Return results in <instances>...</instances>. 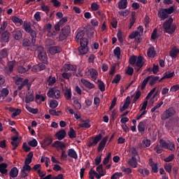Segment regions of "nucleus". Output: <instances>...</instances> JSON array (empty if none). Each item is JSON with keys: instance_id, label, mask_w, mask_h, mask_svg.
<instances>
[{"instance_id": "nucleus-31", "label": "nucleus", "mask_w": 179, "mask_h": 179, "mask_svg": "<svg viewBox=\"0 0 179 179\" xmlns=\"http://www.w3.org/2000/svg\"><path fill=\"white\" fill-rule=\"evenodd\" d=\"M179 52V49L177 48L176 47H174L172 48V50H170L169 52V55L171 57V58H176L177 55H178Z\"/></svg>"}, {"instance_id": "nucleus-44", "label": "nucleus", "mask_w": 179, "mask_h": 179, "mask_svg": "<svg viewBox=\"0 0 179 179\" xmlns=\"http://www.w3.org/2000/svg\"><path fill=\"white\" fill-rule=\"evenodd\" d=\"M31 41H30V39L29 38H24L22 41V47H31Z\"/></svg>"}, {"instance_id": "nucleus-54", "label": "nucleus", "mask_w": 179, "mask_h": 179, "mask_svg": "<svg viewBox=\"0 0 179 179\" xmlns=\"http://www.w3.org/2000/svg\"><path fill=\"white\" fill-rule=\"evenodd\" d=\"M6 27H8V22L3 21L0 27V33L6 31Z\"/></svg>"}, {"instance_id": "nucleus-57", "label": "nucleus", "mask_w": 179, "mask_h": 179, "mask_svg": "<svg viewBox=\"0 0 179 179\" xmlns=\"http://www.w3.org/2000/svg\"><path fill=\"white\" fill-rule=\"evenodd\" d=\"M160 143V146L161 148H162L163 149H168L169 148V143L166 142L164 140H160L159 141Z\"/></svg>"}, {"instance_id": "nucleus-39", "label": "nucleus", "mask_w": 179, "mask_h": 179, "mask_svg": "<svg viewBox=\"0 0 179 179\" xmlns=\"http://www.w3.org/2000/svg\"><path fill=\"white\" fill-rule=\"evenodd\" d=\"M78 51L80 54H81L82 55H85V54H87L89 51V48H87V46H80L78 48Z\"/></svg>"}, {"instance_id": "nucleus-5", "label": "nucleus", "mask_w": 179, "mask_h": 179, "mask_svg": "<svg viewBox=\"0 0 179 179\" xmlns=\"http://www.w3.org/2000/svg\"><path fill=\"white\" fill-rule=\"evenodd\" d=\"M176 114V109H174V107H170L169 109L166 110L162 115V120L163 121H166V120H169V118H171V117H173V115Z\"/></svg>"}, {"instance_id": "nucleus-63", "label": "nucleus", "mask_w": 179, "mask_h": 179, "mask_svg": "<svg viewBox=\"0 0 179 179\" xmlns=\"http://www.w3.org/2000/svg\"><path fill=\"white\" fill-rule=\"evenodd\" d=\"M152 40H156L159 38V36L157 35V29H155L151 34Z\"/></svg>"}, {"instance_id": "nucleus-42", "label": "nucleus", "mask_w": 179, "mask_h": 179, "mask_svg": "<svg viewBox=\"0 0 179 179\" xmlns=\"http://www.w3.org/2000/svg\"><path fill=\"white\" fill-rule=\"evenodd\" d=\"M129 24L128 26L129 29H132V26L135 24V22H136V18H135V13L131 14V17L129 20Z\"/></svg>"}, {"instance_id": "nucleus-23", "label": "nucleus", "mask_w": 179, "mask_h": 179, "mask_svg": "<svg viewBox=\"0 0 179 179\" xmlns=\"http://www.w3.org/2000/svg\"><path fill=\"white\" fill-rule=\"evenodd\" d=\"M8 164L6 163H1L0 164V173L3 175L8 174Z\"/></svg>"}, {"instance_id": "nucleus-4", "label": "nucleus", "mask_w": 179, "mask_h": 179, "mask_svg": "<svg viewBox=\"0 0 179 179\" xmlns=\"http://www.w3.org/2000/svg\"><path fill=\"white\" fill-rule=\"evenodd\" d=\"M38 58L40 61H42L43 64H47V53L43 46H38L37 48Z\"/></svg>"}, {"instance_id": "nucleus-16", "label": "nucleus", "mask_w": 179, "mask_h": 179, "mask_svg": "<svg viewBox=\"0 0 179 179\" xmlns=\"http://www.w3.org/2000/svg\"><path fill=\"white\" fill-rule=\"evenodd\" d=\"M63 68L64 72H69V71H76V69H78V66L76 65H72L71 64H65Z\"/></svg>"}, {"instance_id": "nucleus-15", "label": "nucleus", "mask_w": 179, "mask_h": 179, "mask_svg": "<svg viewBox=\"0 0 179 179\" xmlns=\"http://www.w3.org/2000/svg\"><path fill=\"white\" fill-rule=\"evenodd\" d=\"M55 136L57 138L58 141H62V139L66 136V131L65 129H62L56 133Z\"/></svg>"}, {"instance_id": "nucleus-32", "label": "nucleus", "mask_w": 179, "mask_h": 179, "mask_svg": "<svg viewBox=\"0 0 179 179\" xmlns=\"http://www.w3.org/2000/svg\"><path fill=\"white\" fill-rule=\"evenodd\" d=\"M128 1L127 0H120L118 3L119 9H127Z\"/></svg>"}, {"instance_id": "nucleus-10", "label": "nucleus", "mask_w": 179, "mask_h": 179, "mask_svg": "<svg viewBox=\"0 0 179 179\" xmlns=\"http://www.w3.org/2000/svg\"><path fill=\"white\" fill-rule=\"evenodd\" d=\"M46 63H44L42 62V63H38L36 65H34L31 68L32 72H41V71H44L45 69V64Z\"/></svg>"}, {"instance_id": "nucleus-28", "label": "nucleus", "mask_w": 179, "mask_h": 179, "mask_svg": "<svg viewBox=\"0 0 179 179\" xmlns=\"http://www.w3.org/2000/svg\"><path fill=\"white\" fill-rule=\"evenodd\" d=\"M147 55L149 57V58H155L156 55V50H155V47H150L148 48Z\"/></svg>"}, {"instance_id": "nucleus-22", "label": "nucleus", "mask_w": 179, "mask_h": 179, "mask_svg": "<svg viewBox=\"0 0 179 179\" xmlns=\"http://www.w3.org/2000/svg\"><path fill=\"white\" fill-rule=\"evenodd\" d=\"M8 55H9V49L3 48L1 50H0V59L8 58Z\"/></svg>"}, {"instance_id": "nucleus-3", "label": "nucleus", "mask_w": 179, "mask_h": 179, "mask_svg": "<svg viewBox=\"0 0 179 179\" xmlns=\"http://www.w3.org/2000/svg\"><path fill=\"white\" fill-rule=\"evenodd\" d=\"M173 18L169 17L166 20L163 24V29L164 30V33H167L168 34H173L174 31H176V29L177 27L176 24H173Z\"/></svg>"}, {"instance_id": "nucleus-64", "label": "nucleus", "mask_w": 179, "mask_h": 179, "mask_svg": "<svg viewBox=\"0 0 179 179\" xmlns=\"http://www.w3.org/2000/svg\"><path fill=\"white\" fill-rule=\"evenodd\" d=\"M99 8H100V6L97 4V3L96 2L92 3L91 4L92 10H99Z\"/></svg>"}, {"instance_id": "nucleus-14", "label": "nucleus", "mask_w": 179, "mask_h": 179, "mask_svg": "<svg viewBox=\"0 0 179 179\" xmlns=\"http://www.w3.org/2000/svg\"><path fill=\"white\" fill-rule=\"evenodd\" d=\"M81 83H83L85 87H87V89H89V90H92V89H94L95 87L94 84L90 83V81L85 78L81 79Z\"/></svg>"}, {"instance_id": "nucleus-55", "label": "nucleus", "mask_w": 179, "mask_h": 179, "mask_svg": "<svg viewBox=\"0 0 179 179\" xmlns=\"http://www.w3.org/2000/svg\"><path fill=\"white\" fill-rule=\"evenodd\" d=\"M9 94V90L8 88H3L1 91V97H6Z\"/></svg>"}, {"instance_id": "nucleus-25", "label": "nucleus", "mask_w": 179, "mask_h": 179, "mask_svg": "<svg viewBox=\"0 0 179 179\" xmlns=\"http://www.w3.org/2000/svg\"><path fill=\"white\" fill-rule=\"evenodd\" d=\"M148 78H150L149 85L150 86H153L154 85H156L157 80H159V76H149Z\"/></svg>"}, {"instance_id": "nucleus-50", "label": "nucleus", "mask_w": 179, "mask_h": 179, "mask_svg": "<svg viewBox=\"0 0 179 179\" xmlns=\"http://www.w3.org/2000/svg\"><path fill=\"white\" fill-rule=\"evenodd\" d=\"M149 80H150V77H147L145 78L141 85V90H144L145 87H146V85H148V82H149Z\"/></svg>"}, {"instance_id": "nucleus-27", "label": "nucleus", "mask_w": 179, "mask_h": 179, "mask_svg": "<svg viewBox=\"0 0 179 179\" xmlns=\"http://www.w3.org/2000/svg\"><path fill=\"white\" fill-rule=\"evenodd\" d=\"M10 177L12 178H16L19 174V169L16 167H13L10 171Z\"/></svg>"}, {"instance_id": "nucleus-56", "label": "nucleus", "mask_w": 179, "mask_h": 179, "mask_svg": "<svg viewBox=\"0 0 179 179\" xmlns=\"http://www.w3.org/2000/svg\"><path fill=\"white\" fill-rule=\"evenodd\" d=\"M47 94L49 97H50V99H54L55 95V88L50 89Z\"/></svg>"}, {"instance_id": "nucleus-47", "label": "nucleus", "mask_w": 179, "mask_h": 179, "mask_svg": "<svg viewBox=\"0 0 179 179\" xmlns=\"http://www.w3.org/2000/svg\"><path fill=\"white\" fill-rule=\"evenodd\" d=\"M98 87L101 92H105L106 91V85L104 83L100 80H98Z\"/></svg>"}, {"instance_id": "nucleus-38", "label": "nucleus", "mask_w": 179, "mask_h": 179, "mask_svg": "<svg viewBox=\"0 0 179 179\" xmlns=\"http://www.w3.org/2000/svg\"><path fill=\"white\" fill-rule=\"evenodd\" d=\"M113 53L115 57H116L117 59H120V58H121V48L116 47L113 50Z\"/></svg>"}, {"instance_id": "nucleus-60", "label": "nucleus", "mask_w": 179, "mask_h": 179, "mask_svg": "<svg viewBox=\"0 0 179 179\" xmlns=\"http://www.w3.org/2000/svg\"><path fill=\"white\" fill-rule=\"evenodd\" d=\"M80 46L87 47V44H89V41L87 38H84L81 41H79Z\"/></svg>"}, {"instance_id": "nucleus-62", "label": "nucleus", "mask_w": 179, "mask_h": 179, "mask_svg": "<svg viewBox=\"0 0 179 179\" xmlns=\"http://www.w3.org/2000/svg\"><path fill=\"white\" fill-rule=\"evenodd\" d=\"M120 80H121V75L117 74L114 79L112 80V83H116L118 84L120 83Z\"/></svg>"}, {"instance_id": "nucleus-45", "label": "nucleus", "mask_w": 179, "mask_h": 179, "mask_svg": "<svg viewBox=\"0 0 179 179\" xmlns=\"http://www.w3.org/2000/svg\"><path fill=\"white\" fill-rule=\"evenodd\" d=\"M49 107L52 109L57 108L58 107V101L52 99L50 102Z\"/></svg>"}, {"instance_id": "nucleus-18", "label": "nucleus", "mask_w": 179, "mask_h": 179, "mask_svg": "<svg viewBox=\"0 0 179 179\" xmlns=\"http://www.w3.org/2000/svg\"><path fill=\"white\" fill-rule=\"evenodd\" d=\"M49 51L52 55H55V54H59L62 49L59 46H52L50 48Z\"/></svg>"}, {"instance_id": "nucleus-52", "label": "nucleus", "mask_w": 179, "mask_h": 179, "mask_svg": "<svg viewBox=\"0 0 179 179\" xmlns=\"http://www.w3.org/2000/svg\"><path fill=\"white\" fill-rule=\"evenodd\" d=\"M141 94H142V92H141V90H137L136 92V94L134 97L133 103H136V101H138V100H139V98L141 97Z\"/></svg>"}, {"instance_id": "nucleus-59", "label": "nucleus", "mask_w": 179, "mask_h": 179, "mask_svg": "<svg viewBox=\"0 0 179 179\" xmlns=\"http://www.w3.org/2000/svg\"><path fill=\"white\" fill-rule=\"evenodd\" d=\"M164 76L166 79H171V78H173V76H174V71L173 72H170V71H167L166 73H164Z\"/></svg>"}, {"instance_id": "nucleus-51", "label": "nucleus", "mask_w": 179, "mask_h": 179, "mask_svg": "<svg viewBox=\"0 0 179 179\" xmlns=\"http://www.w3.org/2000/svg\"><path fill=\"white\" fill-rule=\"evenodd\" d=\"M11 20L13 22V23H20L21 25H22L24 23L23 20L16 16H13Z\"/></svg>"}, {"instance_id": "nucleus-48", "label": "nucleus", "mask_w": 179, "mask_h": 179, "mask_svg": "<svg viewBox=\"0 0 179 179\" xmlns=\"http://www.w3.org/2000/svg\"><path fill=\"white\" fill-rule=\"evenodd\" d=\"M62 76L64 79H66L67 80H69L72 77V73L64 71V73H62Z\"/></svg>"}, {"instance_id": "nucleus-41", "label": "nucleus", "mask_w": 179, "mask_h": 179, "mask_svg": "<svg viewBox=\"0 0 179 179\" xmlns=\"http://www.w3.org/2000/svg\"><path fill=\"white\" fill-rule=\"evenodd\" d=\"M164 167L166 173H169V174H171V170L173 169V163L165 164Z\"/></svg>"}, {"instance_id": "nucleus-61", "label": "nucleus", "mask_w": 179, "mask_h": 179, "mask_svg": "<svg viewBox=\"0 0 179 179\" xmlns=\"http://www.w3.org/2000/svg\"><path fill=\"white\" fill-rule=\"evenodd\" d=\"M173 160H174V154L169 155V157L164 159V162L170 163V162H173Z\"/></svg>"}, {"instance_id": "nucleus-17", "label": "nucleus", "mask_w": 179, "mask_h": 179, "mask_svg": "<svg viewBox=\"0 0 179 179\" xmlns=\"http://www.w3.org/2000/svg\"><path fill=\"white\" fill-rule=\"evenodd\" d=\"M130 104H131V97L128 96L125 99V102L124 105L120 108V113L125 111V110H127V108L129 107Z\"/></svg>"}, {"instance_id": "nucleus-37", "label": "nucleus", "mask_w": 179, "mask_h": 179, "mask_svg": "<svg viewBox=\"0 0 179 179\" xmlns=\"http://www.w3.org/2000/svg\"><path fill=\"white\" fill-rule=\"evenodd\" d=\"M22 27L24 30V31H26V33H29V31H30V30H31V25L30 24V23H28L27 22H24L22 24Z\"/></svg>"}, {"instance_id": "nucleus-7", "label": "nucleus", "mask_w": 179, "mask_h": 179, "mask_svg": "<svg viewBox=\"0 0 179 179\" xmlns=\"http://www.w3.org/2000/svg\"><path fill=\"white\" fill-rule=\"evenodd\" d=\"M85 73L88 78H91L92 80H96L97 76H99V73L95 69H88L86 70Z\"/></svg>"}, {"instance_id": "nucleus-49", "label": "nucleus", "mask_w": 179, "mask_h": 179, "mask_svg": "<svg viewBox=\"0 0 179 179\" xmlns=\"http://www.w3.org/2000/svg\"><path fill=\"white\" fill-rule=\"evenodd\" d=\"M68 135L69 138H71V139H73V138H76V131H75V129H73V128L71 127Z\"/></svg>"}, {"instance_id": "nucleus-53", "label": "nucleus", "mask_w": 179, "mask_h": 179, "mask_svg": "<svg viewBox=\"0 0 179 179\" xmlns=\"http://www.w3.org/2000/svg\"><path fill=\"white\" fill-rule=\"evenodd\" d=\"M136 37H141V32L134 31L129 36V38H130L131 40H132L133 38H136Z\"/></svg>"}, {"instance_id": "nucleus-24", "label": "nucleus", "mask_w": 179, "mask_h": 179, "mask_svg": "<svg viewBox=\"0 0 179 179\" xmlns=\"http://www.w3.org/2000/svg\"><path fill=\"white\" fill-rule=\"evenodd\" d=\"M13 68H15V62L13 61L9 62L8 63V69H6V73L8 75L12 73L13 72Z\"/></svg>"}, {"instance_id": "nucleus-34", "label": "nucleus", "mask_w": 179, "mask_h": 179, "mask_svg": "<svg viewBox=\"0 0 179 179\" xmlns=\"http://www.w3.org/2000/svg\"><path fill=\"white\" fill-rule=\"evenodd\" d=\"M83 122L84 123H81L79 124L80 128H90L92 127V125L89 124V122H90V119L83 120Z\"/></svg>"}, {"instance_id": "nucleus-40", "label": "nucleus", "mask_w": 179, "mask_h": 179, "mask_svg": "<svg viewBox=\"0 0 179 179\" xmlns=\"http://www.w3.org/2000/svg\"><path fill=\"white\" fill-rule=\"evenodd\" d=\"M64 97L66 100H71L72 99V90L67 89L64 92Z\"/></svg>"}, {"instance_id": "nucleus-20", "label": "nucleus", "mask_w": 179, "mask_h": 179, "mask_svg": "<svg viewBox=\"0 0 179 179\" xmlns=\"http://www.w3.org/2000/svg\"><path fill=\"white\" fill-rule=\"evenodd\" d=\"M52 148H56V149H57V150H59V148H60L61 150H62V149H64V148H65V143H64L59 141H56L52 144Z\"/></svg>"}, {"instance_id": "nucleus-33", "label": "nucleus", "mask_w": 179, "mask_h": 179, "mask_svg": "<svg viewBox=\"0 0 179 179\" xmlns=\"http://www.w3.org/2000/svg\"><path fill=\"white\" fill-rule=\"evenodd\" d=\"M145 122H140L138 125V131L141 135L145 134Z\"/></svg>"}, {"instance_id": "nucleus-46", "label": "nucleus", "mask_w": 179, "mask_h": 179, "mask_svg": "<svg viewBox=\"0 0 179 179\" xmlns=\"http://www.w3.org/2000/svg\"><path fill=\"white\" fill-rule=\"evenodd\" d=\"M96 171L101 176H106V171L103 169V164H100L96 167Z\"/></svg>"}, {"instance_id": "nucleus-12", "label": "nucleus", "mask_w": 179, "mask_h": 179, "mask_svg": "<svg viewBox=\"0 0 179 179\" xmlns=\"http://www.w3.org/2000/svg\"><path fill=\"white\" fill-rule=\"evenodd\" d=\"M31 101H34V92L29 91L25 96V103L29 104V103H31Z\"/></svg>"}, {"instance_id": "nucleus-29", "label": "nucleus", "mask_w": 179, "mask_h": 179, "mask_svg": "<svg viewBox=\"0 0 179 179\" xmlns=\"http://www.w3.org/2000/svg\"><path fill=\"white\" fill-rule=\"evenodd\" d=\"M85 37V31L82 30L78 32L76 36V41L77 43H79L81 40H83V38Z\"/></svg>"}, {"instance_id": "nucleus-26", "label": "nucleus", "mask_w": 179, "mask_h": 179, "mask_svg": "<svg viewBox=\"0 0 179 179\" xmlns=\"http://www.w3.org/2000/svg\"><path fill=\"white\" fill-rule=\"evenodd\" d=\"M68 156L71 157V159H78V153H76V151H75L73 148H70L68 150Z\"/></svg>"}, {"instance_id": "nucleus-2", "label": "nucleus", "mask_w": 179, "mask_h": 179, "mask_svg": "<svg viewBox=\"0 0 179 179\" xmlns=\"http://www.w3.org/2000/svg\"><path fill=\"white\" fill-rule=\"evenodd\" d=\"M179 127V117H175L170 118L165 123V128L167 131H176Z\"/></svg>"}, {"instance_id": "nucleus-36", "label": "nucleus", "mask_w": 179, "mask_h": 179, "mask_svg": "<svg viewBox=\"0 0 179 179\" xmlns=\"http://www.w3.org/2000/svg\"><path fill=\"white\" fill-rule=\"evenodd\" d=\"M47 82L48 83V86H52V85L56 83L57 78L55 76H50L47 80Z\"/></svg>"}, {"instance_id": "nucleus-43", "label": "nucleus", "mask_w": 179, "mask_h": 179, "mask_svg": "<svg viewBox=\"0 0 179 179\" xmlns=\"http://www.w3.org/2000/svg\"><path fill=\"white\" fill-rule=\"evenodd\" d=\"M102 138H103V134H99L96 135L92 141V142L94 143V145H97V143H99V142H100V141H101Z\"/></svg>"}, {"instance_id": "nucleus-30", "label": "nucleus", "mask_w": 179, "mask_h": 179, "mask_svg": "<svg viewBox=\"0 0 179 179\" xmlns=\"http://www.w3.org/2000/svg\"><path fill=\"white\" fill-rule=\"evenodd\" d=\"M127 163L129 166L133 167V169H136V166L138 164V162H136V157H132L131 159H129Z\"/></svg>"}, {"instance_id": "nucleus-21", "label": "nucleus", "mask_w": 179, "mask_h": 179, "mask_svg": "<svg viewBox=\"0 0 179 179\" xmlns=\"http://www.w3.org/2000/svg\"><path fill=\"white\" fill-rule=\"evenodd\" d=\"M158 17H160L161 20H166L169 15L164 10V8H162L158 11Z\"/></svg>"}, {"instance_id": "nucleus-11", "label": "nucleus", "mask_w": 179, "mask_h": 179, "mask_svg": "<svg viewBox=\"0 0 179 179\" xmlns=\"http://www.w3.org/2000/svg\"><path fill=\"white\" fill-rule=\"evenodd\" d=\"M52 143V138L48 136L45 138L41 143V148L43 149H47Z\"/></svg>"}, {"instance_id": "nucleus-19", "label": "nucleus", "mask_w": 179, "mask_h": 179, "mask_svg": "<svg viewBox=\"0 0 179 179\" xmlns=\"http://www.w3.org/2000/svg\"><path fill=\"white\" fill-rule=\"evenodd\" d=\"M27 33L31 37V43L32 45H34L36 44V40L37 39V32L35 30L31 29Z\"/></svg>"}, {"instance_id": "nucleus-6", "label": "nucleus", "mask_w": 179, "mask_h": 179, "mask_svg": "<svg viewBox=\"0 0 179 179\" xmlns=\"http://www.w3.org/2000/svg\"><path fill=\"white\" fill-rule=\"evenodd\" d=\"M29 83V79L26 78L24 79L23 78H17L15 80V85H17V90H22L24 86H27Z\"/></svg>"}, {"instance_id": "nucleus-9", "label": "nucleus", "mask_w": 179, "mask_h": 179, "mask_svg": "<svg viewBox=\"0 0 179 179\" xmlns=\"http://www.w3.org/2000/svg\"><path fill=\"white\" fill-rule=\"evenodd\" d=\"M107 141H108V136L103 137L98 145V152H103L106 145H107Z\"/></svg>"}, {"instance_id": "nucleus-1", "label": "nucleus", "mask_w": 179, "mask_h": 179, "mask_svg": "<svg viewBox=\"0 0 179 179\" xmlns=\"http://www.w3.org/2000/svg\"><path fill=\"white\" fill-rule=\"evenodd\" d=\"M129 62L132 66H136L135 69L136 72H139L141 68L143 66V57L131 56L129 59Z\"/></svg>"}, {"instance_id": "nucleus-58", "label": "nucleus", "mask_w": 179, "mask_h": 179, "mask_svg": "<svg viewBox=\"0 0 179 179\" xmlns=\"http://www.w3.org/2000/svg\"><path fill=\"white\" fill-rule=\"evenodd\" d=\"M28 145L29 146H31V148H36V146H37V145H38V143L37 142V140H36V138H34L31 141H29L28 142Z\"/></svg>"}, {"instance_id": "nucleus-13", "label": "nucleus", "mask_w": 179, "mask_h": 179, "mask_svg": "<svg viewBox=\"0 0 179 179\" xmlns=\"http://www.w3.org/2000/svg\"><path fill=\"white\" fill-rule=\"evenodd\" d=\"M0 34L2 43H8L9 41L10 37V33H9V31H6L4 32H0Z\"/></svg>"}, {"instance_id": "nucleus-8", "label": "nucleus", "mask_w": 179, "mask_h": 179, "mask_svg": "<svg viewBox=\"0 0 179 179\" xmlns=\"http://www.w3.org/2000/svg\"><path fill=\"white\" fill-rule=\"evenodd\" d=\"M12 34L14 40L20 41V40H22V37H23V30L16 29L12 32Z\"/></svg>"}, {"instance_id": "nucleus-35", "label": "nucleus", "mask_w": 179, "mask_h": 179, "mask_svg": "<svg viewBox=\"0 0 179 179\" xmlns=\"http://www.w3.org/2000/svg\"><path fill=\"white\" fill-rule=\"evenodd\" d=\"M61 33L65 34L68 37V36H69L71 34V27H69V25L65 26L62 29Z\"/></svg>"}]
</instances>
